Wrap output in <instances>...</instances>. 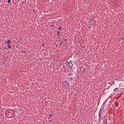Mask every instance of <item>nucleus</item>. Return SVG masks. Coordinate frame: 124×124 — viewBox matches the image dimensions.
Here are the masks:
<instances>
[{"label": "nucleus", "mask_w": 124, "mask_h": 124, "mask_svg": "<svg viewBox=\"0 0 124 124\" xmlns=\"http://www.w3.org/2000/svg\"><path fill=\"white\" fill-rule=\"evenodd\" d=\"M58 30H59V31H60V30H62V27H60L59 28Z\"/></svg>", "instance_id": "nucleus-6"}, {"label": "nucleus", "mask_w": 124, "mask_h": 124, "mask_svg": "<svg viewBox=\"0 0 124 124\" xmlns=\"http://www.w3.org/2000/svg\"><path fill=\"white\" fill-rule=\"evenodd\" d=\"M8 3H11V0H8Z\"/></svg>", "instance_id": "nucleus-4"}, {"label": "nucleus", "mask_w": 124, "mask_h": 124, "mask_svg": "<svg viewBox=\"0 0 124 124\" xmlns=\"http://www.w3.org/2000/svg\"><path fill=\"white\" fill-rule=\"evenodd\" d=\"M113 123H112V120H110V119H107L106 120V124H112Z\"/></svg>", "instance_id": "nucleus-1"}, {"label": "nucleus", "mask_w": 124, "mask_h": 124, "mask_svg": "<svg viewBox=\"0 0 124 124\" xmlns=\"http://www.w3.org/2000/svg\"><path fill=\"white\" fill-rule=\"evenodd\" d=\"M13 124H16V122H13Z\"/></svg>", "instance_id": "nucleus-8"}, {"label": "nucleus", "mask_w": 124, "mask_h": 124, "mask_svg": "<svg viewBox=\"0 0 124 124\" xmlns=\"http://www.w3.org/2000/svg\"><path fill=\"white\" fill-rule=\"evenodd\" d=\"M62 42H61V43H60V46H62Z\"/></svg>", "instance_id": "nucleus-7"}, {"label": "nucleus", "mask_w": 124, "mask_h": 124, "mask_svg": "<svg viewBox=\"0 0 124 124\" xmlns=\"http://www.w3.org/2000/svg\"><path fill=\"white\" fill-rule=\"evenodd\" d=\"M7 42V44H8V45H9L10 43H11V41H10V40H8Z\"/></svg>", "instance_id": "nucleus-2"}, {"label": "nucleus", "mask_w": 124, "mask_h": 124, "mask_svg": "<svg viewBox=\"0 0 124 124\" xmlns=\"http://www.w3.org/2000/svg\"><path fill=\"white\" fill-rule=\"evenodd\" d=\"M8 48H9V49H11V45H8Z\"/></svg>", "instance_id": "nucleus-3"}, {"label": "nucleus", "mask_w": 124, "mask_h": 124, "mask_svg": "<svg viewBox=\"0 0 124 124\" xmlns=\"http://www.w3.org/2000/svg\"><path fill=\"white\" fill-rule=\"evenodd\" d=\"M51 117H53V115H52V114H50V115H49V118H51Z\"/></svg>", "instance_id": "nucleus-5"}]
</instances>
